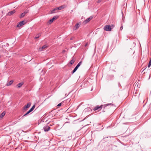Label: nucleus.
Listing matches in <instances>:
<instances>
[{
  "instance_id": "obj_12",
  "label": "nucleus",
  "mask_w": 151,
  "mask_h": 151,
  "mask_svg": "<svg viewBox=\"0 0 151 151\" xmlns=\"http://www.w3.org/2000/svg\"><path fill=\"white\" fill-rule=\"evenodd\" d=\"M5 114V112L4 111L0 115V117L2 118L4 116Z\"/></svg>"
},
{
  "instance_id": "obj_14",
  "label": "nucleus",
  "mask_w": 151,
  "mask_h": 151,
  "mask_svg": "<svg viewBox=\"0 0 151 151\" xmlns=\"http://www.w3.org/2000/svg\"><path fill=\"white\" fill-rule=\"evenodd\" d=\"M31 112V111L29 110V111H28L27 112L22 116V117H24V116L27 115H28L29 114L30 112Z\"/></svg>"
},
{
  "instance_id": "obj_11",
  "label": "nucleus",
  "mask_w": 151,
  "mask_h": 151,
  "mask_svg": "<svg viewBox=\"0 0 151 151\" xmlns=\"http://www.w3.org/2000/svg\"><path fill=\"white\" fill-rule=\"evenodd\" d=\"M24 84V83L23 82H21L19 83H18L17 85V86L18 88H20L21 86Z\"/></svg>"
},
{
  "instance_id": "obj_6",
  "label": "nucleus",
  "mask_w": 151,
  "mask_h": 151,
  "mask_svg": "<svg viewBox=\"0 0 151 151\" xmlns=\"http://www.w3.org/2000/svg\"><path fill=\"white\" fill-rule=\"evenodd\" d=\"M26 22H24V21H22L19 22V24H18L17 25V27H20L22 26L26 23Z\"/></svg>"
},
{
  "instance_id": "obj_22",
  "label": "nucleus",
  "mask_w": 151,
  "mask_h": 151,
  "mask_svg": "<svg viewBox=\"0 0 151 151\" xmlns=\"http://www.w3.org/2000/svg\"><path fill=\"white\" fill-rule=\"evenodd\" d=\"M54 20L53 19H50L49 21H48V23H49V24H51L52 22L53 21H54Z\"/></svg>"
},
{
  "instance_id": "obj_4",
  "label": "nucleus",
  "mask_w": 151,
  "mask_h": 151,
  "mask_svg": "<svg viewBox=\"0 0 151 151\" xmlns=\"http://www.w3.org/2000/svg\"><path fill=\"white\" fill-rule=\"evenodd\" d=\"M93 18V16H90L87 19L85 20L84 21L83 23L85 24H86L89 22Z\"/></svg>"
},
{
  "instance_id": "obj_28",
  "label": "nucleus",
  "mask_w": 151,
  "mask_h": 151,
  "mask_svg": "<svg viewBox=\"0 0 151 151\" xmlns=\"http://www.w3.org/2000/svg\"><path fill=\"white\" fill-rule=\"evenodd\" d=\"M28 12V11L27 10H26L24 12V13H25V14H27Z\"/></svg>"
},
{
  "instance_id": "obj_10",
  "label": "nucleus",
  "mask_w": 151,
  "mask_h": 151,
  "mask_svg": "<svg viewBox=\"0 0 151 151\" xmlns=\"http://www.w3.org/2000/svg\"><path fill=\"white\" fill-rule=\"evenodd\" d=\"M75 60L73 58L70 61V65H73L75 62Z\"/></svg>"
},
{
  "instance_id": "obj_19",
  "label": "nucleus",
  "mask_w": 151,
  "mask_h": 151,
  "mask_svg": "<svg viewBox=\"0 0 151 151\" xmlns=\"http://www.w3.org/2000/svg\"><path fill=\"white\" fill-rule=\"evenodd\" d=\"M35 105H34L32 106V107L29 110L30 111H32L35 109Z\"/></svg>"
},
{
  "instance_id": "obj_1",
  "label": "nucleus",
  "mask_w": 151,
  "mask_h": 151,
  "mask_svg": "<svg viewBox=\"0 0 151 151\" xmlns=\"http://www.w3.org/2000/svg\"><path fill=\"white\" fill-rule=\"evenodd\" d=\"M109 106H113L114 104L112 103H110L106 104L101 105L100 106L97 105L93 109V110L94 111L97 110L98 111H99L101 110L103 108L105 110L106 109H108L107 107Z\"/></svg>"
},
{
  "instance_id": "obj_23",
  "label": "nucleus",
  "mask_w": 151,
  "mask_h": 151,
  "mask_svg": "<svg viewBox=\"0 0 151 151\" xmlns=\"http://www.w3.org/2000/svg\"><path fill=\"white\" fill-rule=\"evenodd\" d=\"M25 13H24V12L22 13L21 14V17H23L25 16Z\"/></svg>"
},
{
  "instance_id": "obj_3",
  "label": "nucleus",
  "mask_w": 151,
  "mask_h": 151,
  "mask_svg": "<svg viewBox=\"0 0 151 151\" xmlns=\"http://www.w3.org/2000/svg\"><path fill=\"white\" fill-rule=\"evenodd\" d=\"M31 105L30 103H28L26 105H25L23 107V110L24 111H26L27 110L28 108L30 107Z\"/></svg>"
},
{
  "instance_id": "obj_18",
  "label": "nucleus",
  "mask_w": 151,
  "mask_h": 151,
  "mask_svg": "<svg viewBox=\"0 0 151 151\" xmlns=\"http://www.w3.org/2000/svg\"><path fill=\"white\" fill-rule=\"evenodd\" d=\"M79 26H80V25H79V24H78V23L76 24L75 26V27L76 28V29L78 28L79 27Z\"/></svg>"
},
{
  "instance_id": "obj_17",
  "label": "nucleus",
  "mask_w": 151,
  "mask_h": 151,
  "mask_svg": "<svg viewBox=\"0 0 151 151\" xmlns=\"http://www.w3.org/2000/svg\"><path fill=\"white\" fill-rule=\"evenodd\" d=\"M78 68L76 66L75 67V68H74V70H73L72 72V73L73 74V73H75L76 71V70H77Z\"/></svg>"
},
{
  "instance_id": "obj_16",
  "label": "nucleus",
  "mask_w": 151,
  "mask_h": 151,
  "mask_svg": "<svg viewBox=\"0 0 151 151\" xmlns=\"http://www.w3.org/2000/svg\"><path fill=\"white\" fill-rule=\"evenodd\" d=\"M41 35V33H40L39 34H37L35 37V39H37V38H38Z\"/></svg>"
},
{
  "instance_id": "obj_9",
  "label": "nucleus",
  "mask_w": 151,
  "mask_h": 151,
  "mask_svg": "<svg viewBox=\"0 0 151 151\" xmlns=\"http://www.w3.org/2000/svg\"><path fill=\"white\" fill-rule=\"evenodd\" d=\"M13 82H14V81L13 80H11L9 82H8L6 83V86H9L11 85L12 83Z\"/></svg>"
},
{
  "instance_id": "obj_5",
  "label": "nucleus",
  "mask_w": 151,
  "mask_h": 151,
  "mask_svg": "<svg viewBox=\"0 0 151 151\" xmlns=\"http://www.w3.org/2000/svg\"><path fill=\"white\" fill-rule=\"evenodd\" d=\"M50 127L48 125H46L43 127V129L45 132H47L50 130Z\"/></svg>"
},
{
  "instance_id": "obj_29",
  "label": "nucleus",
  "mask_w": 151,
  "mask_h": 151,
  "mask_svg": "<svg viewBox=\"0 0 151 151\" xmlns=\"http://www.w3.org/2000/svg\"><path fill=\"white\" fill-rule=\"evenodd\" d=\"M123 29V25H122L120 28V30H122Z\"/></svg>"
},
{
  "instance_id": "obj_20",
  "label": "nucleus",
  "mask_w": 151,
  "mask_h": 151,
  "mask_svg": "<svg viewBox=\"0 0 151 151\" xmlns=\"http://www.w3.org/2000/svg\"><path fill=\"white\" fill-rule=\"evenodd\" d=\"M45 70L44 69H43L42 71V73H41V75H45Z\"/></svg>"
},
{
  "instance_id": "obj_26",
  "label": "nucleus",
  "mask_w": 151,
  "mask_h": 151,
  "mask_svg": "<svg viewBox=\"0 0 151 151\" xmlns=\"http://www.w3.org/2000/svg\"><path fill=\"white\" fill-rule=\"evenodd\" d=\"M91 110V109L90 108H86L85 109V111H90V110Z\"/></svg>"
},
{
  "instance_id": "obj_30",
  "label": "nucleus",
  "mask_w": 151,
  "mask_h": 151,
  "mask_svg": "<svg viewBox=\"0 0 151 151\" xmlns=\"http://www.w3.org/2000/svg\"><path fill=\"white\" fill-rule=\"evenodd\" d=\"M102 1V0H98L97 1V3H100Z\"/></svg>"
},
{
  "instance_id": "obj_27",
  "label": "nucleus",
  "mask_w": 151,
  "mask_h": 151,
  "mask_svg": "<svg viewBox=\"0 0 151 151\" xmlns=\"http://www.w3.org/2000/svg\"><path fill=\"white\" fill-rule=\"evenodd\" d=\"M111 29L112 28H114V26H115L113 25V24H111Z\"/></svg>"
},
{
  "instance_id": "obj_34",
  "label": "nucleus",
  "mask_w": 151,
  "mask_h": 151,
  "mask_svg": "<svg viewBox=\"0 0 151 151\" xmlns=\"http://www.w3.org/2000/svg\"><path fill=\"white\" fill-rule=\"evenodd\" d=\"M65 52V50H63V51H62V52H63V53H64V52Z\"/></svg>"
},
{
  "instance_id": "obj_31",
  "label": "nucleus",
  "mask_w": 151,
  "mask_h": 151,
  "mask_svg": "<svg viewBox=\"0 0 151 151\" xmlns=\"http://www.w3.org/2000/svg\"><path fill=\"white\" fill-rule=\"evenodd\" d=\"M81 63H82V62L81 61L78 64V65H79V66H80L81 65Z\"/></svg>"
},
{
  "instance_id": "obj_8",
  "label": "nucleus",
  "mask_w": 151,
  "mask_h": 151,
  "mask_svg": "<svg viewBox=\"0 0 151 151\" xmlns=\"http://www.w3.org/2000/svg\"><path fill=\"white\" fill-rule=\"evenodd\" d=\"M15 12V11L14 10L12 11L9 12L7 14V15L9 16H11Z\"/></svg>"
},
{
  "instance_id": "obj_15",
  "label": "nucleus",
  "mask_w": 151,
  "mask_h": 151,
  "mask_svg": "<svg viewBox=\"0 0 151 151\" xmlns=\"http://www.w3.org/2000/svg\"><path fill=\"white\" fill-rule=\"evenodd\" d=\"M58 7H57V8H55V9H54V10H52L51 12V13H55V10H58Z\"/></svg>"
},
{
  "instance_id": "obj_2",
  "label": "nucleus",
  "mask_w": 151,
  "mask_h": 151,
  "mask_svg": "<svg viewBox=\"0 0 151 151\" xmlns=\"http://www.w3.org/2000/svg\"><path fill=\"white\" fill-rule=\"evenodd\" d=\"M104 29L105 30L108 31H111V25H106L104 27Z\"/></svg>"
},
{
  "instance_id": "obj_32",
  "label": "nucleus",
  "mask_w": 151,
  "mask_h": 151,
  "mask_svg": "<svg viewBox=\"0 0 151 151\" xmlns=\"http://www.w3.org/2000/svg\"><path fill=\"white\" fill-rule=\"evenodd\" d=\"M61 104H62L61 103H59V104H58V105H57V106H60L61 105Z\"/></svg>"
},
{
  "instance_id": "obj_21",
  "label": "nucleus",
  "mask_w": 151,
  "mask_h": 151,
  "mask_svg": "<svg viewBox=\"0 0 151 151\" xmlns=\"http://www.w3.org/2000/svg\"><path fill=\"white\" fill-rule=\"evenodd\" d=\"M151 65V58H150V60L149 62L148 63V67L149 68L150 66Z\"/></svg>"
},
{
  "instance_id": "obj_13",
  "label": "nucleus",
  "mask_w": 151,
  "mask_h": 151,
  "mask_svg": "<svg viewBox=\"0 0 151 151\" xmlns=\"http://www.w3.org/2000/svg\"><path fill=\"white\" fill-rule=\"evenodd\" d=\"M64 8V6L63 5H62L60 6L59 7H58V10H61L62 9H63Z\"/></svg>"
},
{
  "instance_id": "obj_36",
  "label": "nucleus",
  "mask_w": 151,
  "mask_h": 151,
  "mask_svg": "<svg viewBox=\"0 0 151 151\" xmlns=\"http://www.w3.org/2000/svg\"><path fill=\"white\" fill-rule=\"evenodd\" d=\"M150 76H149V79H150Z\"/></svg>"
},
{
  "instance_id": "obj_33",
  "label": "nucleus",
  "mask_w": 151,
  "mask_h": 151,
  "mask_svg": "<svg viewBox=\"0 0 151 151\" xmlns=\"http://www.w3.org/2000/svg\"><path fill=\"white\" fill-rule=\"evenodd\" d=\"M88 45V42H87L86 44L85 45V47H86Z\"/></svg>"
},
{
  "instance_id": "obj_35",
  "label": "nucleus",
  "mask_w": 151,
  "mask_h": 151,
  "mask_svg": "<svg viewBox=\"0 0 151 151\" xmlns=\"http://www.w3.org/2000/svg\"><path fill=\"white\" fill-rule=\"evenodd\" d=\"M79 65H77V66H76V67H77L78 68L79 67Z\"/></svg>"
},
{
  "instance_id": "obj_25",
  "label": "nucleus",
  "mask_w": 151,
  "mask_h": 151,
  "mask_svg": "<svg viewBox=\"0 0 151 151\" xmlns=\"http://www.w3.org/2000/svg\"><path fill=\"white\" fill-rule=\"evenodd\" d=\"M58 17L55 16L52 18V19H53L54 20H55L57 19Z\"/></svg>"
},
{
  "instance_id": "obj_7",
  "label": "nucleus",
  "mask_w": 151,
  "mask_h": 151,
  "mask_svg": "<svg viewBox=\"0 0 151 151\" xmlns=\"http://www.w3.org/2000/svg\"><path fill=\"white\" fill-rule=\"evenodd\" d=\"M47 47V45H44L42 47H40L39 49V50L40 51H42L43 49H45Z\"/></svg>"
},
{
  "instance_id": "obj_24",
  "label": "nucleus",
  "mask_w": 151,
  "mask_h": 151,
  "mask_svg": "<svg viewBox=\"0 0 151 151\" xmlns=\"http://www.w3.org/2000/svg\"><path fill=\"white\" fill-rule=\"evenodd\" d=\"M92 75H97V71L92 72Z\"/></svg>"
},
{
  "instance_id": "obj_37",
  "label": "nucleus",
  "mask_w": 151,
  "mask_h": 151,
  "mask_svg": "<svg viewBox=\"0 0 151 151\" xmlns=\"http://www.w3.org/2000/svg\"><path fill=\"white\" fill-rule=\"evenodd\" d=\"M70 40H72V38H70Z\"/></svg>"
}]
</instances>
